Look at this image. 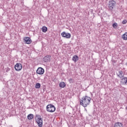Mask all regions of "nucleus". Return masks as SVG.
<instances>
[{"mask_svg":"<svg viewBox=\"0 0 127 127\" xmlns=\"http://www.w3.org/2000/svg\"><path fill=\"white\" fill-rule=\"evenodd\" d=\"M47 27H46V26H43L42 28V31L43 32H46V31H47Z\"/></svg>","mask_w":127,"mask_h":127,"instance_id":"obj_18","label":"nucleus"},{"mask_svg":"<svg viewBox=\"0 0 127 127\" xmlns=\"http://www.w3.org/2000/svg\"><path fill=\"white\" fill-rule=\"evenodd\" d=\"M116 4H117L116 1L114 0H109L108 3V8H109V10H110V11H113V9H114V7L116 6Z\"/></svg>","mask_w":127,"mask_h":127,"instance_id":"obj_3","label":"nucleus"},{"mask_svg":"<svg viewBox=\"0 0 127 127\" xmlns=\"http://www.w3.org/2000/svg\"><path fill=\"white\" fill-rule=\"evenodd\" d=\"M122 38L123 40H127V32L123 35Z\"/></svg>","mask_w":127,"mask_h":127,"instance_id":"obj_14","label":"nucleus"},{"mask_svg":"<svg viewBox=\"0 0 127 127\" xmlns=\"http://www.w3.org/2000/svg\"><path fill=\"white\" fill-rule=\"evenodd\" d=\"M91 102V97L89 96H83L82 98V99L80 100V105L84 107V108H86L87 106L90 105V103Z\"/></svg>","mask_w":127,"mask_h":127,"instance_id":"obj_1","label":"nucleus"},{"mask_svg":"<svg viewBox=\"0 0 127 127\" xmlns=\"http://www.w3.org/2000/svg\"><path fill=\"white\" fill-rule=\"evenodd\" d=\"M122 80L123 82V84L126 85L127 83V77H124L122 79Z\"/></svg>","mask_w":127,"mask_h":127,"instance_id":"obj_16","label":"nucleus"},{"mask_svg":"<svg viewBox=\"0 0 127 127\" xmlns=\"http://www.w3.org/2000/svg\"><path fill=\"white\" fill-rule=\"evenodd\" d=\"M79 60V57L78 56H74L72 57V61H74V62H77Z\"/></svg>","mask_w":127,"mask_h":127,"instance_id":"obj_12","label":"nucleus"},{"mask_svg":"<svg viewBox=\"0 0 127 127\" xmlns=\"http://www.w3.org/2000/svg\"><path fill=\"white\" fill-rule=\"evenodd\" d=\"M117 75L118 77L120 78V79H122V78H124V77H125V73H124V71L122 70L119 71Z\"/></svg>","mask_w":127,"mask_h":127,"instance_id":"obj_9","label":"nucleus"},{"mask_svg":"<svg viewBox=\"0 0 127 127\" xmlns=\"http://www.w3.org/2000/svg\"><path fill=\"white\" fill-rule=\"evenodd\" d=\"M61 35L63 37H65V38H71V34L69 33L63 32L62 33Z\"/></svg>","mask_w":127,"mask_h":127,"instance_id":"obj_6","label":"nucleus"},{"mask_svg":"<svg viewBox=\"0 0 127 127\" xmlns=\"http://www.w3.org/2000/svg\"><path fill=\"white\" fill-rule=\"evenodd\" d=\"M127 20H126V19H125V20H124L123 21L122 23H123V24H126L127 23Z\"/></svg>","mask_w":127,"mask_h":127,"instance_id":"obj_20","label":"nucleus"},{"mask_svg":"<svg viewBox=\"0 0 127 127\" xmlns=\"http://www.w3.org/2000/svg\"><path fill=\"white\" fill-rule=\"evenodd\" d=\"M50 58H51V56H46L44 58V62H50Z\"/></svg>","mask_w":127,"mask_h":127,"instance_id":"obj_10","label":"nucleus"},{"mask_svg":"<svg viewBox=\"0 0 127 127\" xmlns=\"http://www.w3.org/2000/svg\"><path fill=\"white\" fill-rule=\"evenodd\" d=\"M36 73L39 75H43L44 74V69L42 67H38L36 70Z\"/></svg>","mask_w":127,"mask_h":127,"instance_id":"obj_7","label":"nucleus"},{"mask_svg":"<svg viewBox=\"0 0 127 127\" xmlns=\"http://www.w3.org/2000/svg\"><path fill=\"white\" fill-rule=\"evenodd\" d=\"M34 116L33 114H29L27 116V119L28 120H32L33 119Z\"/></svg>","mask_w":127,"mask_h":127,"instance_id":"obj_15","label":"nucleus"},{"mask_svg":"<svg viewBox=\"0 0 127 127\" xmlns=\"http://www.w3.org/2000/svg\"><path fill=\"white\" fill-rule=\"evenodd\" d=\"M36 122L37 123L38 127H42L43 125V119L41 118V116H40V115H36Z\"/></svg>","mask_w":127,"mask_h":127,"instance_id":"obj_2","label":"nucleus"},{"mask_svg":"<svg viewBox=\"0 0 127 127\" xmlns=\"http://www.w3.org/2000/svg\"><path fill=\"white\" fill-rule=\"evenodd\" d=\"M117 26H118V24H117L116 23L113 24V27H114V28H116Z\"/></svg>","mask_w":127,"mask_h":127,"instance_id":"obj_19","label":"nucleus"},{"mask_svg":"<svg viewBox=\"0 0 127 127\" xmlns=\"http://www.w3.org/2000/svg\"><path fill=\"white\" fill-rule=\"evenodd\" d=\"M24 40L26 43V44H31V42H32V41L31 40V39L28 37H26L24 38Z\"/></svg>","mask_w":127,"mask_h":127,"instance_id":"obj_8","label":"nucleus"},{"mask_svg":"<svg viewBox=\"0 0 127 127\" xmlns=\"http://www.w3.org/2000/svg\"><path fill=\"white\" fill-rule=\"evenodd\" d=\"M114 127H124L123 124L118 122L115 124Z\"/></svg>","mask_w":127,"mask_h":127,"instance_id":"obj_11","label":"nucleus"},{"mask_svg":"<svg viewBox=\"0 0 127 127\" xmlns=\"http://www.w3.org/2000/svg\"><path fill=\"white\" fill-rule=\"evenodd\" d=\"M60 88H65L66 87V84L64 82H61L59 84Z\"/></svg>","mask_w":127,"mask_h":127,"instance_id":"obj_13","label":"nucleus"},{"mask_svg":"<svg viewBox=\"0 0 127 127\" xmlns=\"http://www.w3.org/2000/svg\"><path fill=\"white\" fill-rule=\"evenodd\" d=\"M40 87H41V85L39 83H37L36 84L35 88L36 89H40Z\"/></svg>","mask_w":127,"mask_h":127,"instance_id":"obj_17","label":"nucleus"},{"mask_svg":"<svg viewBox=\"0 0 127 127\" xmlns=\"http://www.w3.org/2000/svg\"><path fill=\"white\" fill-rule=\"evenodd\" d=\"M46 110L47 112L50 113H54L56 110V108H55V106L53 105L49 104L46 107Z\"/></svg>","mask_w":127,"mask_h":127,"instance_id":"obj_4","label":"nucleus"},{"mask_svg":"<svg viewBox=\"0 0 127 127\" xmlns=\"http://www.w3.org/2000/svg\"><path fill=\"white\" fill-rule=\"evenodd\" d=\"M126 110H127V107H126Z\"/></svg>","mask_w":127,"mask_h":127,"instance_id":"obj_21","label":"nucleus"},{"mask_svg":"<svg viewBox=\"0 0 127 127\" xmlns=\"http://www.w3.org/2000/svg\"><path fill=\"white\" fill-rule=\"evenodd\" d=\"M22 69V64L20 63H17L15 65V70L16 71H20Z\"/></svg>","mask_w":127,"mask_h":127,"instance_id":"obj_5","label":"nucleus"}]
</instances>
